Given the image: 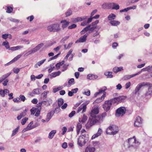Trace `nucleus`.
I'll return each instance as SVG.
<instances>
[{
    "mask_svg": "<svg viewBox=\"0 0 152 152\" xmlns=\"http://www.w3.org/2000/svg\"><path fill=\"white\" fill-rule=\"evenodd\" d=\"M148 86V91L145 94V96L146 97L152 96V84L147 82H142L138 85L135 90V94H136L142 86Z\"/></svg>",
    "mask_w": 152,
    "mask_h": 152,
    "instance_id": "1",
    "label": "nucleus"
},
{
    "mask_svg": "<svg viewBox=\"0 0 152 152\" xmlns=\"http://www.w3.org/2000/svg\"><path fill=\"white\" fill-rule=\"evenodd\" d=\"M118 131L119 128L117 126L112 125L107 129L106 132L108 134L114 135L118 132Z\"/></svg>",
    "mask_w": 152,
    "mask_h": 152,
    "instance_id": "2",
    "label": "nucleus"
},
{
    "mask_svg": "<svg viewBox=\"0 0 152 152\" xmlns=\"http://www.w3.org/2000/svg\"><path fill=\"white\" fill-rule=\"evenodd\" d=\"M47 30L51 32H58L61 30V28L59 24L56 23L52 24L48 26L47 28Z\"/></svg>",
    "mask_w": 152,
    "mask_h": 152,
    "instance_id": "3",
    "label": "nucleus"
},
{
    "mask_svg": "<svg viewBox=\"0 0 152 152\" xmlns=\"http://www.w3.org/2000/svg\"><path fill=\"white\" fill-rule=\"evenodd\" d=\"M88 138L86 134H81L78 139V145L80 146H82L88 141Z\"/></svg>",
    "mask_w": 152,
    "mask_h": 152,
    "instance_id": "4",
    "label": "nucleus"
},
{
    "mask_svg": "<svg viewBox=\"0 0 152 152\" xmlns=\"http://www.w3.org/2000/svg\"><path fill=\"white\" fill-rule=\"evenodd\" d=\"M136 139L135 136L132 138H129L128 140V142L129 144V147H133L134 148H137L140 145V143L138 142H136Z\"/></svg>",
    "mask_w": 152,
    "mask_h": 152,
    "instance_id": "5",
    "label": "nucleus"
},
{
    "mask_svg": "<svg viewBox=\"0 0 152 152\" xmlns=\"http://www.w3.org/2000/svg\"><path fill=\"white\" fill-rule=\"evenodd\" d=\"M126 111V110L125 107H120L116 110L115 115L117 117H122L125 114Z\"/></svg>",
    "mask_w": 152,
    "mask_h": 152,
    "instance_id": "6",
    "label": "nucleus"
},
{
    "mask_svg": "<svg viewBox=\"0 0 152 152\" xmlns=\"http://www.w3.org/2000/svg\"><path fill=\"white\" fill-rule=\"evenodd\" d=\"M98 121L97 119H91L90 118L86 124V126L87 129H89L95 124L98 123Z\"/></svg>",
    "mask_w": 152,
    "mask_h": 152,
    "instance_id": "7",
    "label": "nucleus"
},
{
    "mask_svg": "<svg viewBox=\"0 0 152 152\" xmlns=\"http://www.w3.org/2000/svg\"><path fill=\"white\" fill-rule=\"evenodd\" d=\"M112 104L110 100L105 101L104 103L103 104V108L106 111H109L111 106Z\"/></svg>",
    "mask_w": 152,
    "mask_h": 152,
    "instance_id": "8",
    "label": "nucleus"
},
{
    "mask_svg": "<svg viewBox=\"0 0 152 152\" xmlns=\"http://www.w3.org/2000/svg\"><path fill=\"white\" fill-rule=\"evenodd\" d=\"M142 120L139 116H137L135 120L134 123V126L140 127L142 126Z\"/></svg>",
    "mask_w": 152,
    "mask_h": 152,
    "instance_id": "9",
    "label": "nucleus"
},
{
    "mask_svg": "<svg viewBox=\"0 0 152 152\" xmlns=\"http://www.w3.org/2000/svg\"><path fill=\"white\" fill-rule=\"evenodd\" d=\"M88 35V33L86 34L83 36L80 37L79 39L76 40L75 43H77L79 42H86Z\"/></svg>",
    "mask_w": 152,
    "mask_h": 152,
    "instance_id": "10",
    "label": "nucleus"
},
{
    "mask_svg": "<svg viewBox=\"0 0 152 152\" xmlns=\"http://www.w3.org/2000/svg\"><path fill=\"white\" fill-rule=\"evenodd\" d=\"M52 103V100L49 99H47L46 101H42L41 102H39V104H37L39 107H41L42 104L46 106H48L50 105V104Z\"/></svg>",
    "mask_w": 152,
    "mask_h": 152,
    "instance_id": "11",
    "label": "nucleus"
},
{
    "mask_svg": "<svg viewBox=\"0 0 152 152\" xmlns=\"http://www.w3.org/2000/svg\"><path fill=\"white\" fill-rule=\"evenodd\" d=\"M86 105L85 104H83L78 108L77 111V113H79L81 110L82 111V113H83L85 112L86 110Z\"/></svg>",
    "mask_w": 152,
    "mask_h": 152,
    "instance_id": "12",
    "label": "nucleus"
},
{
    "mask_svg": "<svg viewBox=\"0 0 152 152\" xmlns=\"http://www.w3.org/2000/svg\"><path fill=\"white\" fill-rule=\"evenodd\" d=\"M107 115V113H103L101 115H99L97 116H95L94 119H97L98 121V123H99L100 121H102L103 119Z\"/></svg>",
    "mask_w": 152,
    "mask_h": 152,
    "instance_id": "13",
    "label": "nucleus"
},
{
    "mask_svg": "<svg viewBox=\"0 0 152 152\" xmlns=\"http://www.w3.org/2000/svg\"><path fill=\"white\" fill-rule=\"evenodd\" d=\"M106 92L104 93L102 96L100 97L97 98L93 103V104L98 103L102 102L104 99V97L106 96Z\"/></svg>",
    "mask_w": 152,
    "mask_h": 152,
    "instance_id": "14",
    "label": "nucleus"
},
{
    "mask_svg": "<svg viewBox=\"0 0 152 152\" xmlns=\"http://www.w3.org/2000/svg\"><path fill=\"white\" fill-rule=\"evenodd\" d=\"M102 8L104 9H111L112 3H105L102 5Z\"/></svg>",
    "mask_w": 152,
    "mask_h": 152,
    "instance_id": "15",
    "label": "nucleus"
},
{
    "mask_svg": "<svg viewBox=\"0 0 152 152\" xmlns=\"http://www.w3.org/2000/svg\"><path fill=\"white\" fill-rule=\"evenodd\" d=\"M102 129H101L100 128H99L98 129L97 132L96 134H94V135H93L92 136L91 138V139L92 140L94 139L95 138H96L102 134Z\"/></svg>",
    "mask_w": 152,
    "mask_h": 152,
    "instance_id": "16",
    "label": "nucleus"
},
{
    "mask_svg": "<svg viewBox=\"0 0 152 152\" xmlns=\"http://www.w3.org/2000/svg\"><path fill=\"white\" fill-rule=\"evenodd\" d=\"M33 122L31 121L28 125L27 127L23 130V131L25 132L26 131L30 130L34 128L35 126H32V124H33Z\"/></svg>",
    "mask_w": 152,
    "mask_h": 152,
    "instance_id": "17",
    "label": "nucleus"
},
{
    "mask_svg": "<svg viewBox=\"0 0 152 152\" xmlns=\"http://www.w3.org/2000/svg\"><path fill=\"white\" fill-rule=\"evenodd\" d=\"M99 110L98 107H95L93 108L90 113L91 116L93 117L94 115L97 114L99 113Z\"/></svg>",
    "mask_w": 152,
    "mask_h": 152,
    "instance_id": "18",
    "label": "nucleus"
},
{
    "mask_svg": "<svg viewBox=\"0 0 152 152\" xmlns=\"http://www.w3.org/2000/svg\"><path fill=\"white\" fill-rule=\"evenodd\" d=\"M107 88L106 87L104 86L101 89L99 90V92L96 93L94 95V97H96L99 94H102L103 92H104V91L107 90Z\"/></svg>",
    "mask_w": 152,
    "mask_h": 152,
    "instance_id": "19",
    "label": "nucleus"
},
{
    "mask_svg": "<svg viewBox=\"0 0 152 152\" xmlns=\"http://www.w3.org/2000/svg\"><path fill=\"white\" fill-rule=\"evenodd\" d=\"M61 23H62V27L63 29H64L66 27L70 22L69 21H67L66 20H61Z\"/></svg>",
    "mask_w": 152,
    "mask_h": 152,
    "instance_id": "20",
    "label": "nucleus"
},
{
    "mask_svg": "<svg viewBox=\"0 0 152 152\" xmlns=\"http://www.w3.org/2000/svg\"><path fill=\"white\" fill-rule=\"evenodd\" d=\"M27 111V110L26 109L23 110V112H22L20 115H18L17 117V119L18 120H20L22 117H24L26 114V112Z\"/></svg>",
    "mask_w": 152,
    "mask_h": 152,
    "instance_id": "21",
    "label": "nucleus"
},
{
    "mask_svg": "<svg viewBox=\"0 0 152 152\" xmlns=\"http://www.w3.org/2000/svg\"><path fill=\"white\" fill-rule=\"evenodd\" d=\"M38 50V49L35 47L31 51H29L24 55V56H27L33 53Z\"/></svg>",
    "mask_w": 152,
    "mask_h": 152,
    "instance_id": "22",
    "label": "nucleus"
},
{
    "mask_svg": "<svg viewBox=\"0 0 152 152\" xmlns=\"http://www.w3.org/2000/svg\"><path fill=\"white\" fill-rule=\"evenodd\" d=\"M98 76L96 75L89 74L87 75V78L90 80H94L98 77Z\"/></svg>",
    "mask_w": 152,
    "mask_h": 152,
    "instance_id": "23",
    "label": "nucleus"
},
{
    "mask_svg": "<svg viewBox=\"0 0 152 152\" xmlns=\"http://www.w3.org/2000/svg\"><path fill=\"white\" fill-rule=\"evenodd\" d=\"M56 133V130H53L51 131L49 133L48 137L50 139H52L54 136L55 134Z\"/></svg>",
    "mask_w": 152,
    "mask_h": 152,
    "instance_id": "24",
    "label": "nucleus"
},
{
    "mask_svg": "<svg viewBox=\"0 0 152 152\" xmlns=\"http://www.w3.org/2000/svg\"><path fill=\"white\" fill-rule=\"evenodd\" d=\"M118 103L124 101L126 99V97L124 96H121L117 97Z\"/></svg>",
    "mask_w": 152,
    "mask_h": 152,
    "instance_id": "25",
    "label": "nucleus"
},
{
    "mask_svg": "<svg viewBox=\"0 0 152 152\" xmlns=\"http://www.w3.org/2000/svg\"><path fill=\"white\" fill-rule=\"evenodd\" d=\"M91 25H89L88 26H86V27L84 28L82 31L80 32V33L81 34H83L85 33L86 31L88 30H89V28L90 27H91Z\"/></svg>",
    "mask_w": 152,
    "mask_h": 152,
    "instance_id": "26",
    "label": "nucleus"
},
{
    "mask_svg": "<svg viewBox=\"0 0 152 152\" xmlns=\"http://www.w3.org/2000/svg\"><path fill=\"white\" fill-rule=\"evenodd\" d=\"M112 8L111 9L118 10L119 9L120 7L118 4H116L114 3H112Z\"/></svg>",
    "mask_w": 152,
    "mask_h": 152,
    "instance_id": "27",
    "label": "nucleus"
},
{
    "mask_svg": "<svg viewBox=\"0 0 152 152\" xmlns=\"http://www.w3.org/2000/svg\"><path fill=\"white\" fill-rule=\"evenodd\" d=\"M82 127L81 124L80 123H78L77 126V135H78L79 134L80 131Z\"/></svg>",
    "mask_w": 152,
    "mask_h": 152,
    "instance_id": "28",
    "label": "nucleus"
},
{
    "mask_svg": "<svg viewBox=\"0 0 152 152\" xmlns=\"http://www.w3.org/2000/svg\"><path fill=\"white\" fill-rule=\"evenodd\" d=\"M110 24L113 26H117L120 23V22L118 21L113 20L110 22Z\"/></svg>",
    "mask_w": 152,
    "mask_h": 152,
    "instance_id": "29",
    "label": "nucleus"
},
{
    "mask_svg": "<svg viewBox=\"0 0 152 152\" xmlns=\"http://www.w3.org/2000/svg\"><path fill=\"white\" fill-rule=\"evenodd\" d=\"M87 18L86 16H84L83 17H78L75 18V21L76 22H79L82 21L83 20L86 19Z\"/></svg>",
    "mask_w": 152,
    "mask_h": 152,
    "instance_id": "30",
    "label": "nucleus"
},
{
    "mask_svg": "<svg viewBox=\"0 0 152 152\" xmlns=\"http://www.w3.org/2000/svg\"><path fill=\"white\" fill-rule=\"evenodd\" d=\"M104 74L105 76H107V78H111L113 77L112 72L106 71L104 73Z\"/></svg>",
    "mask_w": 152,
    "mask_h": 152,
    "instance_id": "31",
    "label": "nucleus"
},
{
    "mask_svg": "<svg viewBox=\"0 0 152 152\" xmlns=\"http://www.w3.org/2000/svg\"><path fill=\"white\" fill-rule=\"evenodd\" d=\"M123 70L122 67H115L113 69V71L117 73L118 72L121 71Z\"/></svg>",
    "mask_w": 152,
    "mask_h": 152,
    "instance_id": "32",
    "label": "nucleus"
},
{
    "mask_svg": "<svg viewBox=\"0 0 152 152\" xmlns=\"http://www.w3.org/2000/svg\"><path fill=\"white\" fill-rule=\"evenodd\" d=\"M46 60V59H45L39 61L37 64H36L34 66L36 68L38 67V66H37V65H38L39 66H40Z\"/></svg>",
    "mask_w": 152,
    "mask_h": 152,
    "instance_id": "33",
    "label": "nucleus"
},
{
    "mask_svg": "<svg viewBox=\"0 0 152 152\" xmlns=\"http://www.w3.org/2000/svg\"><path fill=\"white\" fill-rule=\"evenodd\" d=\"M116 17V15L114 14L111 13L109 15L108 17V19L109 20H114Z\"/></svg>",
    "mask_w": 152,
    "mask_h": 152,
    "instance_id": "34",
    "label": "nucleus"
},
{
    "mask_svg": "<svg viewBox=\"0 0 152 152\" xmlns=\"http://www.w3.org/2000/svg\"><path fill=\"white\" fill-rule=\"evenodd\" d=\"M95 148H90L87 147L85 150V152H94Z\"/></svg>",
    "mask_w": 152,
    "mask_h": 152,
    "instance_id": "35",
    "label": "nucleus"
},
{
    "mask_svg": "<svg viewBox=\"0 0 152 152\" xmlns=\"http://www.w3.org/2000/svg\"><path fill=\"white\" fill-rule=\"evenodd\" d=\"M64 63V61H63L62 62H60L56 64V66L57 69H59L60 68V66L63 64Z\"/></svg>",
    "mask_w": 152,
    "mask_h": 152,
    "instance_id": "36",
    "label": "nucleus"
},
{
    "mask_svg": "<svg viewBox=\"0 0 152 152\" xmlns=\"http://www.w3.org/2000/svg\"><path fill=\"white\" fill-rule=\"evenodd\" d=\"M23 48V47L20 46H17L15 47H11L10 49L12 51H15L16 50H18L19 49H20L21 48Z\"/></svg>",
    "mask_w": 152,
    "mask_h": 152,
    "instance_id": "37",
    "label": "nucleus"
},
{
    "mask_svg": "<svg viewBox=\"0 0 152 152\" xmlns=\"http://www.w3.org/2000/svg\"><path fill=\"white\" fill-rule=\"evenodd\" d=\"M110 101H111V102L112 104H114L115 103H118L117 99V97H115L113 99H111L110 100Z\"/></svg>",
    "mask_w": 152,
    "mask_h": 152,
    "instance_id": "38",
    "label": "nucleus"
},
{
    "mask_svg": "<svg viewBox=\"0 0 152 152\" xmlns=\"http://www.w3.org/2000/svg\"><path fill=\"white\" fill-rule=\"evenodd\" d=\"M22 55L19 54L14 58L10 62H14L17 61L21 56Z\"/></svg>",
    "mask_w": 152,
    "mask_h": 152,
    "instance_id": "39",
    "label": "nucleus"
},
{
    "mask_svg": "<svg viewBox=\"0 0 152 152\" xmlns=\"http://www.w3.org/2000/svg\"><path fill=\"white\" fill-rule=\"evenodd\" d=\"M64 100L62 98H60L58 99V104L59 107H60L64 103Z\"/></svg>",
    "mask_w": 152,
    "mask_h": 152,
    "instance_id": "40",
    "label": "nucleus"
},
{
    "mask_svg": "<svg viewBox=\"0 0 152 152\" xmlns=\"http://www.w3.org/2000/svg\"><path fill=\"white\" fill-rule=\"evenodd\" d=\"M61 73V72L60 71H58V72L52 73L51 74L53 77H55L59 75Z\"/></svg>",
    "mask_w": 152,
    "mask_h": 152,
    "instance_id": "41",
    "label": "nucleus"
},
{
    "mask_svg": "<svg viewBox=\"0 0 152 152\" xmlns=\"http://www.w3.org/2000/svg\"><path fill=\"white\" fill-rule=\"evenodd\" d=\"M2 45L4 46L7 49H9L10 48L9 43L7 41H6L3 42Z\"/></svg>",
    "mask_w": 152,
    "mask_h": 152,
    "instance_id": "42",
    "label": "nucleus"
},
{
    "mask_svg": "<svg viewBox=\"0 0 152 152\" xmlns=\"http://www.w3.org/2000/svg\"><path fill=\"white\" fill-rule=\"evenodd\" d=\"M19 129V127H18L12 131V134L11 135L12 137L15 135L17 133V132H18V130Z\"/></svg>",
    "mask_w": 152,
    "mask_h": 152,
    "instance_id": "43",
    "label": "nucleus"
},
{
    "mask_svg": "<svg viewBox=\"0 0 152 152\" xmlns=\"http://www.w3.org/2000/svg\"><path fill=\"white\" fill-rule=\"evenodd\" d=\"M49 92L48 91H45L41 94V97L44 98H46L47 96V94Z\"/></svg>",
    "mask_w": 152,
    "mask_h": 152,
    "instance_id": "44",
    "label": "nucleus"
},
{
    "mask_svg": "<svg viewBox=\"0 0 152 152\" xmlns=\"http://www.w3.org/2000/svg\"><path fill=\"white\" fill-rule=\"evenodd\" d=\"M33 94H39L40 93L39 89L37 88L34 89L33 91Z\"/></svg>",
    "mask_w": 152,
    "mask_h": 152,
    "instance_id": "45",
    "label": "nucleus"
},
{
    "mask_svg": "<svg viewBox=\"0 0 152 152\" xmlns=\"http://www.w3.org/2000/svg\"><path fill=\"white\" fill-rule=\"evenodd\" d=\"M72 12L70 9H69L66 13V17L70 16L72 14Z\"/></svg>",
    "mask_w": 152,
    "mask_h": 152,
    "instance_id": "46",
    "label": "nucleus"
},
{
    "mask_svg": "<svg viewBox=\"0 0 152 152\" xmlns=\"http://www.w3.org/2000/svg\"><path fill=\"white\" fill-rule=\"evenodd\" d=\"M140 72H138L136 73V74H134L132 75H127V76H126V78L127 79H130L132 77H134V76H135L139 74H140Z\"/></svg>",
    "mask_w": 152,
    "mask_h": 152,
    "instance_id": "47",
    "label": "nucleus"
},
{
    "mask_svg": "<svg viewBox=\"0 0 152 152\" xmlns=\"http://www.w3.org/2000/svg\"><path fill=\"white\" fill-rule=\"evenodd\" d=\"M13 11V8L11 7H8L7 8L6 12L8 13H11Z\"/></svg>",
    "mask_w": 152,
    "mask_h": 152,
    "instance_id": "48",
    "label": "nucleus"
},
{
    "mask_svg": "<svg viewBox=\"0 0 152 152\" xmlns=\"http://www.w3.org/2000/svg\"><path fill=\"white\" fill-rule=\"evenodd\" d=\"M28 118H24L22 119L21 121V123L22 125H24L25 124L27 121L28 120Z\"/></svg>",
    "mask_w": 152,
    "mask_h": 152,
    "instance_id": "49",
    "label": "nucleus"
},
{
    "mask_svg": "<svg viewBox=\"0 0 152 152\" xmlns=\"http://www.w3.org/2000/svg\"><path fill=\"white\" fill-rule=\"evenodd\" d=\"M68 84L69 85H73L74 84V79L72 78L69 79L68 81Z\"/></svg>",
    "mask_w": 152,
    "mask_h": 152,
    "instance_id": "50",
    "label": "nucleus"
},
{
    "mask_svg": "<svg viewBox=\"0 0 152 152\" xmlns=\"http://www.w3.org/2000/svg\"><path fill=\"white\" fill-rule=\"evenodd\" d=\"M51 112L48 113L47 115V118L48 121H49L51 118L52 116Z\"/></svg>",
    "mask_w": 152,
    "mask_h": 152,
    "instance_id": "51",
    "label": "nucleus"
},
{
    "mask_svg": "<svg viewBox=\"0 0 152 152\" xmlns=\"http://www.w3.org/2000/svg\"><path fill=\"white\" fill-rule=\"evenodd\" d=\"M37 110V109L36 108H32L30 110L31 114L34 115L36 113Z\"/></svg>",
    "mask_w": 152,
    "mask_h": 152,
    "instance_id": "52",
    "label": "nucleus"
},
{
    "mask_svg": "<svg viewBox=\"0 0 152 152\" xmlns=\"http://www.w3.org/2000/svg\"><path fill=\"white\" fill-rule=\"evenodd\" d=\"M87 119V117L86 116L85 114H84L83 116V117L81 120V121L83 123H84L86 122V121Z\"/></svg>",
    "mask_w": 152,
    "mask_h": 152,
    "instance_id": "53",
    "label": "nucleus"
},
{
    "mask_svg": "<svg viewBox=\"0 0 152 152\" xmlns=\"http://www.w3.org/2000/svg\"><path fill=\"white\" fill-rule=\"evenodd\" d=\"M77 27V25L75 24H73L71 25L68 27V28L69 29H72L74 28Z\"/></svg>",
    "mask_w": 152,
    "mask_h": 152,
    "instance_id": "54",
    "label": "nucleus"
},
{
    "mask_svg": "<svg viewBox=\"0 0 152 152\" xmlns=\"http://www.w3.org/2000/svg\"><path fill=\"white\" fill-rule=\"evenodd\" d=\"M75 111H72L69 114V117L70 118L72 117L75 114Z\"/></svg>",
    "mask_w": 152,
    "mask_h": 152,
    "instance_id": "55",
    "label": "nucleus"
},
{
    "mask_svg": "<svg viewBox=\"0 0 152 152\" xmlns=\"http://www.w3.org/2000/svg\"><path fill=\"white\" fill-rule=\"evenodd\" d=\"M13 70L14 73L18 74L19 72L20 69L18 68H14Z\"/></svg>",
    "mask_w": 152,
    "mask_h": 152,
    "instance_id": "56",
    "label": "nucleus"
},
{
    "mask_svg": "<svg viewBox=\"0 0 152 152\" xmlns=\"http://www.w3.org/2000/svg\"><path fill=\"white\" fill-rule=\"evenodd\" d=\"M59 107H56L55 109L54 112L55 113H59L60 110V108Z\"/></svg>",
    "mask_w": 152,
    "mask_h": 152,
    "instance_id": "57",
    "label": "nucleus"
},
{
    "mask_svg": "<svg viewBox=\"0 0 152 152\" xmlns=\"http://www.w3.org/2000/svg\"><path fill=\"white\" fill-rule=\"evenodd\" d=\"M68 66V65H66V64H64L62 67V72H64L67 69V67Z\"/></svg>",
    "mask_w": 152,
    "mask_h": 152,
    "instance_id": "58",
    "label": "nucleus"
},
{
    "mask_svg": "<svg viewBox=\"0 0 152 152\" xmlns=\"http://www.w3.org/2000/svg\"><path fill=\"white\" fill-rule=\"evenodd\" d=\"M5 93L4 90H0V94L2 97H4L5 96Z\"/></svg>",
    "mask_w": 152,
    "mask_h": 152,
    "instance_id": "59",
    "label": "nucleus"
},
{
    "mask_svg": "<svg viewBox=\"0 0 152 152\" xmlns=\"http://www.w3.org/2000/svg\"><path fill=\"white\" fill-rule=\"evenodd\" d=\"M43 45L44 44L43 43L40 44L38 45L36 47V48H37V49H38V50L43 46Z\"/></svg>",
    "mask_w": 152,
    "mask_h": 152,
    "instance_id": "60",
    "label": "nucleus"
},
{
    "mask_svg": "<svg viewBox=\"0 0 152 152\" xmlns=\"http://www.w3.org/2000/svg\"><path fill=\"white\" fill-rule=\"evenodd\" d=\"M20 98L21 99V100L23 102H24L26 99V97L24 96V95H20L19 96Z\"/></svg>",
    "mask_w": 152,
    "mask_h": 152,
    "instance_id": "61",
    "label": "nucleus"
},
{
    "mask_svg": "<svg viewBox=\"0 0 152 152\" xmlns=\"http://www.w3.org/2000/svg\"><path fill=\"white\" fill-rule=\"evenodd\" d=\"M131 86V83L129 82L127 83H126L125 85L126 86V88L128 89V88Z\"/></svg>",
    "mask_w": 152,
    "mask_h": 152,
    "instance_id": "62",
    "label": "nucleus"
},
{
    "mask_svg": "<svg viewBox=\"0 0 152 152\" xmlns=\"http://www.w3.org/2000/svg\"><path fill=\"white\" fill-rule=\"evenodd\" d=\"M9 36V34H4L2 35V37L3 38L5 39H6Z\"/></svg>",
    "mask_w": 152,
    "mask_h": 152,
    "instance_id": "63",
    "label": "nucleus"
},
{
    "mask_svg": "<svg viewBox=\"0 0 152 152\" xmlns=\"http://www.w3.org/2000/svg\"><path fill=\"white\" fill-rule=\"evenodd\" d=\"M78 89L77 88H75V89H72L71 91L72 92L73 94H76L78 91Z\"/></svg>",
    "mask_w": 152,
    "mask_h": 152,
    "instance_id": "64",
    "label": "nucleus"
}]
</instances>
